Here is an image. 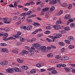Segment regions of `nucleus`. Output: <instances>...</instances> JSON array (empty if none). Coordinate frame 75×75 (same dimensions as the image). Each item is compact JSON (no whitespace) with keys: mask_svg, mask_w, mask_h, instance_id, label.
I'll return each mask as SVG.
<instances>
[{"mask_svg":"<svg viewBox=\"0 0 75 75\" xmlns=\"http://www.w3.org/2000/svg\"><path fill=\"white\" fill-rule=\"evenodd\" d=\"M21 29H23V28H24V29L25 30V28H27V27L26 26H21Z\"/></svg>","mask_w":75,"mask_h":75,"instance_id":"37998d69","label":"nucleus"},{"mask_svg":"<svg viewBox=\"0 0 75 75\" xmlns=\"http://www.w3.org/2000/svg\"><path fill=\"white\" fill-rule=\"evenodd\" d=\"M69 49H73L74 48V46L73 45H69Z\"/></svg>","mask_w":75,"mask_h":75,"instance_id":"412c9836","label":"nucleus"},{"mask_svg":"<svg viewBox=\"0 0 75 75\" xmlns=\"http://www.w3.org/2000/svg\"><path fill=\"white\" fill-rule=\"evenodd\" d=\"M6 71H7V72H8L9 73L12 74L13 72H14L13 68L12 69H8L6 70Z\"/></svg>","mask_w":75,"mask_h":75,"instance_id":"6e6552de","label":"nucleus"},{"mask_svg":"<svg viewBox=\"0 0 75 75\" xmlns=\"http://www.w3.org/2000/svg\"><path fill=\"white\" fill-rule=\"evenodd\" d=\"M1 45L3 47H6V46L7 45V44H6L5 43H1Z\"/></svg>","mask_w":75,"mask_h":75,"instance_id":"393cba45","label":"nucleus"},{"mask_svg":"<svg viewBox=\"0 0 75 75\" xmlns=\"http://www.w3.org/2000/svg\"><path fill=\"white\" fill-rule=\"evenodd\" d=\"M39 46L37 47H39V49H41V51L42 52H48V51L47 50V47L45 46H44L43 47H38Z\"/></svg>","mask_w":75,"mask_h":75,"instance_id":"20e7f679","label":"nucleus"},{"mask_svg":"<svg viewBox=\"0 0 75 75\" xmlns=\"http://www.w3.org/2000/svg\"><path fill=\"white\" fill-rule=\"evenodd\" d=\"M17 19H18V18L17 17V16H15L13 17V20H17Z\"/></svg>","mask_w":75,"mask_h":75,"instance_id":"c9c22d12","label":"nucleus"},{"mask_svg":"<svg viewBox=\"0 0 75 75\" xmlns=\"http://www.w3.org/2000/svg\"><path fill=\"white\" fill-rule=\"evenodd\" d=\"M47 56L48 57H50V58H51V57H53V55L52 53H49L47 55Z\"/></svg>","mask_w":75,"mask_h":75,"instance_id":"4be33fe9","label":"nucleus"},{"mask_svg":"<svg viewBox=\"0 0 75 75\" xmlns=\"http://www.w3.org/2000/svg\"><path fill=\"white\" fill-rule=\"evenodd\" d=\"M72 71L73 73H74V74H75V69H72Z\"/></svg>","mask_w":75,"mask_h":75,"instance_id":"774afa93","label":"nucleus"},{"mask_svg":"<svg viewBox=\"0 0 75 75\" xmlns=\"http://www.w3.org/2000/svg\"><path fill=\"white\" fill-rule=\"evenodd\" d=\"M21 45V43L20 42H18L16 44V45L17 46H18L19 45Z\"/></svg>","mask_w":75,"mask_h":75,"instance_id":"de8ad7c7","label":"nucleus"},{"mask_svg":"<svg viewBox=\"0 0 75 75\" xmlns=\"http://www.w3.org/2000/svg\"><path fill=\"white\" fill-rule=\"evenodd\" d=\"M55 9V8H54V7L52 6L50 9V11H53V10H54V9Z\"/></svg>","mask_w":75,"mask_h":75,"instance_id":"a878e982","label":"nucleus"},{"mask_svg":"<svg viewBox=\"0 0 75 75\" xmlns=\"http://www.w3.org/2000/svg\"><path fill=\"white\" fill-rule=\"evenodd\" d=\"M28 69V67L27 66H25V69H24L25 70H27Z\"/></svg>","mask_w":75,"mask_h":75,"instance_id":"4d7b16f0","label":"nucleus"},{"mask_svg":"<svg viewBox=\"0 0 75 75\" xmlns=\"http://www.w3.org/2000/svg\"><path fill=\"white\" fill-rule=\"evenodd\" d=\"M33 28V26L31 25H29L26 28V29L27 30H31Z\"/></svg>","mask_w":75,"mask_h":75,"instance_id":"f8f14e48","label":"nucleus"},{"mask_svg":"<svg viewBox=\"0 0 75 75\" xmlns=\"http://www.w3.org/2000/svg\"><path fill=\"white\" fill-rule=\"evenodd\" d=\"M0 20H3L4 21V23H5L6 24H10V23L11 22L10 21H7V20L6 19V18H2L0 17Z\"/></svg>","mask_w":75,"mask_h":75,"instance_id":"423d86ee","label":"nucleus"},{"mask_svg":"<svg viewBox=\"0 0 75 75\" xmlns=\"http://www.w3.org/2000/svg\"><path fill=\"white\" fill-rule=\"evenodd\" d=\"M35 72H36V70L35 69H32L30 71V73L31 74H34Z\"/></svg>","mask_w":75,"mask_h":75,"instance_id":"1a4fd4ad","label":"nucleus"},{"mask_svg":"<svg viewBox=\"0 0 75 75\" xmlns=\"http://www.w3.org/2000/svg\"><path fill=\"white\" fill-rule=\"evenodd\" d=\"M1 65L4 66V60L2 61V62L1 63Z\"/></svg>","mask_w":75,"mask_h":75,"instance_id":"c03bdc74","label":"nucleus"},{"mask_svg":"<svg viewBox=\"0 0 75 75\" xmlns=\"http://www.w3.org/2000/svg\"><path fill=\"white\" fill-rule=\"evenodd\" d=\"M67 6V4L66 3H64L63 4V7H65Z\"/></svg>","mask_w":75,"mask_h":75,"instance_id":"864d4df0","label":"nucleus"},{"mask_svg":"<svg viewBox=\"0 0 75 75\" xmlns=\"http://www.w3.org/2000/svg\"><path fill=\"white\" fill-rule=\"evenodd\" d=\"M30 4H35V3H34L33 2H31L24 4V6H30Z\"/></svg>","mask_w":75,"mask_h":75,"instance_id":"0eeeda50","label":"nucleus"},{"mask_svg":"<svg viewBox=\"0 0 75 75\" xmlns=\"http://www.w3.org/2000/svg\"><path fill=\"white\" fill-rule=\"evenodd\" d=\"M8 64V62L7 61H4V66L7 65Z\"/></svg>","mask_w":75,"mask_h":75,"instance_id":"2f4dec72","label":"nucleus"},{"mask_svg":"<svg viewBox=\"0 0 75 75\" xmlns=\"http://www.w3.org/2000/svg\"><path fill=\"white\" fill-rule=\"evenodd\" d=\"M9 7H14V6H13V4H11L9 5Z\"/></svg>","mask_w":75,"mask_h":75,"instance_id":"5fc2aeb1","label":"nucleus"},{"mask_svg":"<svg viewBox=\"0 0 75 75\" xmlns=\"http://www.w3.org/2000/svg\"><path fill=\"white\" fill-rule=\"evenodd\" d=\"M70 27H74L75 26V23H72L70 25Z\"/></svg>","mask_w":75,"mask_h":75,"instance_id":"bb28decb","label":"nucleus"},{"mask_svg":"<svg viewBox=\"0 0 75 75\" xmlns=\"http://www.w3.org/2000/svg\"><path fill=\"white\" fill-rule=\"evenodd\" d=\"M22 53H24V54H27L28 53V51L24 50L22 52Z\"/></svg>","mask_w":75,"mask_h":75,"instance_id":"6ab92c4d","label":"nucleus"},{"mask_svg":"<svg viewBox=\"0 0 75 75\" xmlns=\"http://www.w3.org/2000/svg\"><path fill=\"white\" fill-rule=\"evenodd\" d=\"M17 61L19 63H23V62L24 60H20V59H18Z\"/></svg>","mask_w":75,"mask_h":75,"instance_id":"aec40b11","label":"nucleus"},{"mask_svg":"<svg viewBox=\"0 0 75 75\" xmlns=\"http://www.w3.org/2000/svg\"><path fill=\"white\" fill-rule=\"evenodd\" d=\"M64 29L66 31H68V30H69V28L68 27H66L64 28Z\"/></svg>","mask_w":75,"mask_h":75,"instance_id":"f704fd0d","label":"nucleus"},{"mask_svg":"<svg viewBox=\"0 0 75 75\" xmlns=\"http://www.w3.org/2000/svg\"><path fill=\"white\" fill-rule=\"evenodd\" d=\"M63 11L62 10H61L58 13V16H60L61 14H62L63 13Z\"/></svg>","mask_w":75,"mask_h":75,"instance_id":"a211bd4d","label":"nucleus"},{"mask_svg":"<svg viewBox=\"0 0 75 75\" xmlns=\"http://www.w3.org/2000/svg\"><path fill=\"white\" fill-rule=\"evenodd\" d=\"M59 44L61 45V46H63L64 45V42H59Z\"/></svg>","mask_w":75,"mask_h":75,"instance_id":"5701e85b","label":"nucleus"},{"mask_svg":"<svg viewBox=\"0 0 75 75\" xmlns=\"http://www.w3.org/2000/svg\"><path fill=\"white\" fill-rule=\"evenodd\" d=\"M14 6L15 7H17V2L16 1L15 2L14 4Z\"/></svg>","mask_w":75,"mask_h":75,"instance_id":"49530a36","label":"nucleus"},{"mask_svg":"<svg viewBox=\"0 0 75 75\" xmlns=\"http://www.w3.org/2000/svg\"><path fill=\"white\" fill-rule=\"evenodd\" d=\"M51 47H47V50H51Z\"/></svg>","mask_w":75,"mask_h":75,"instance_id":"680f3d73","label":"nucleus"},{"mask_svg":"<svg viewBox=\"0 0 75 75\" xmlns=\"http://www.w3.org/2000/svg\"><path fill=\"white\" fill-rule=\"evenodd\" d=\"M64 69H65L67 72H69V68H67V67H66L64 68Z\"/></svg>","mask_w":75,"mask_h":75,"instance_id":"c756f323","label":"nucleus"},{"mask_svg":"<svg viewBox=\"0 0 75 75\" xmlns=\"http://www.w3.org/2000/svg\"><path fill=\"white\" fill-rule=\"evenodd\" d=\"M70 65H71V66L73 67H75V64H72L71 63L70 64Z\"/></svg>","mask_w":75,"mask_h":75,"instance_id":"13d9d810","label":"nucleus"},{"mask_svg":"<svg viewBox=\"0 0 75 75\" xmlns=\"http://www.w3.org/2000/svg\"><path fill=\"white\" fill-rule=\"evenodd\" d=\"M34 25H36V26H40V23H35L34 24Z\"/></svg>","mask_w":75,"mask_h":75,"instance_id":"b1692460","label":"nucleus"},{"mask_svg":"<svg viewBox=\"0 0 75 75\" xmlns=\"http://www.w3.org/2000/svg\"><path fill=\"white\" fill-rule=\"evenodd\" d=\"M61 58V56L58 55H57L56 56V58L57 59H59V58Z\"/></svg>","mask_w":75,"mask_h":75,"instance_id":"a18cd8bd","label":"nucleus"},{"mask_svg":"<svg viewBox=\"0 0 75 75\" xmlns=\"http://www.w3.org/2000/svg\"><path fill=\"white\" fill-rule=\"evenodd\" d=\"M46 71V70L44 69H41V72H44V71Z\"/></svg>","mask_w":75,"mask_h":75,"instance_id":"e2e57ef3","label":"nucleus"},{"mask_svg":"<svg viewBox=\"0 0 75 75\" xmlns=\"http://www.w3.org/2000/svg\"><path fill=\"white\" fill-rule=\"evenodd\" d=\"M72 5L71 4L69 5L68 7V9H71V8H72Z\"/></svg>","mask_w":75,"mask_h":75,"instance_id":"473e14b6","label":"nucleus"},{"mask_svg":"<svg viewBox=\"0 0 75 75\" xmlns=\"http://www.w3.org/2000/svg\"><path fill=\"white\" fill-rule=\"evenodd\" d=\"M45 16L46 18H48V17L49 16V13H46Z\"/></svg>","mask_w":75,"mask_h":75,"instance_id":"ea45409f","label":"nucleus"},{"mask_svg":"<svg viewBox=\"0 0 75 75\" xmlns=\"http://www.w3.org/2000/svg\"><path fill=\"white\" fill-rule=\"evenodd\" d=\"M65 51V48L64 47L61 50V52H64Z\"/></svg>","mask_w":75,"mask_h":75,"instance_id":"4c0bfd02","label":"nucleus"},{"mask_svg":"<svg viewBox=\"0 0 75 75\" xmlns=\"http://www.w3.org/2000/svg\"><path fill=\"white\" fill-rule=\"evenodd\" d=\"M57 67H59V68H61V64H58L57 65Z\"/></svg>","mask_w":75,"mask_h":75,"instance_id":"338daca9","label":"nucleus"},{"mask_svg":"<svg viewBox=\"0 0 75 75\" xmlns=\"http://www.w3.org/2000/svg\"><path fill=\"white\" fill-rule=\"evenodd\" d=\"M16 38H21V36H18V35H15L14 36Z\"/></svg>","mask_w":75,"mask_h":75,"instance_id":"c85d7f7f","label":"nucleus"},{"mask_svg":"<svg viewBox=\"0 0 75 75\" xmlns=\"http://www.w3.org/2000/svg\"><path fill=\"white\" fill-rule=\"evenodd\" d=\"M74 39V38L72 36H70L68 38V40L69 41H72Z\"/></svg>","mask_w":75,"mask_h":75,"instance_id":"4468645a","label":"nucleus"},{"mask_svg":"<svg viewBox=\"0 0 75 75\" xmlns=\"http://www.w3.org/2000/svg\"><path fill=\"white\" fill-rule=\"evenodd\" d=\"M45 11H43V9H42V11L41 12V15H43V14H44L45 13Z\"/></svg>","mask_w":75,"mask_h":75,"instance_id":"3c124183","label":"nucleus"},{"mask_svg":"<svg viewBox=\"0 0 75 75\" xmlns=\"http://www.w3.org/2000/svg\"><path fill=\"white\" fill-rule=\"evenodd\" d=\"M60 32L61 34H64L65 32V31L63 30H61Z\"/></svg>","mask_w":75,"mask_h":75,"instance_id":"69168bd1","label":"nucleus"},{"mask_svg":"<svg viewBox=\"0 0 75 75\" xmlns=\"http://www.w3.org/2000/svg\"><path fill=\"white\" fill-rule=\"evenodd\" d=\"M20 40L21 41H23H23H25V39L23 38H21L20 39Z\"/></svg>","mask_w":75,"mask_h":75,"instance_id":"72a5a7b5","label":"nucleus"},{"mask_svg":"<svg viewBox=\"0 0 75 75\" xmlns=\"http://www.w3.org/2000/svg\"><path fill=\"white\" fill-rule=\"evenodd\" d=\"M32 12L31 11H29L27 13H23L21 14V16H30V14H31Z\"/></svg>","mask_w":75,"mask_h":75,"instance_id":"39448f33","label":"nucleus"},{"mask_svg":"<svg viewBox=\"0 0 75 75\" xmlns=\"http://www.w3.org/2000/svg\"><path fill=\"white\" fill-rule=\"evenodd\" d=\"M13 72H19V69L18 67H15L13 68Z\"/></svg>","mask_w":75,"mask_h":75,"instance_id":"9d476101","label":"nucleus"},{"mask_svg":"<svg viewBox=\"0 0 75 75\" xmlns=\"http://www.w3.org/2000/svg\"><path fill=\"white\" fill-rule=\"evenodd\" d=\"M4 30L5 31L7 32V31H9V29H8V28H4Z\"/></svg>","mask_w":75,"mask_h":75,"instance_id":"58836bf2","label":"nucleus"},{"mask_svg":"<svg viewBox=\"0 0 75 75\" xmlns=\"http://www.w3.org/2000/svg\"><path fill=\"white\" fill-rule=\"evenodd\" d=\"M36 66L37 67L40 68V67H41V64H38L36 65Z\"/></svg>","mask_w":75,"mask_h":75,"instance_id":"bf43d9fd","label":"nucleus"},{"mask_svg":"<svg viewBox=\"0 0 75 75\" xmlns=\"http://www.w3.org/2000/svg\"><path fill=\"white\" fill-rule=\"evenodd\" d=\"M21 33L20 32H18L17 33V35H21Z\"/></svg>","mask_w":75,"mask_h":75,"instance_id":"052dcab7","label":"nucleus"},{"mask_svg":"<svg viewBox=\"0 0 75 75\" xmlns=\"http://www.w3.org/2000/svg\"><path fill=\"white\" fill-rule=\"evenodd\" d=\"M4 38L3 39V40L4 41H7L9 40H16L15 38L12 37H10L8 38H7V37H8V34L7 33H5L4 34Z\"/></svg>","mask_w":75,"mask_h":75,"instance_id":"7ed1b4c3","label":"nucleus"},{"mask_svg":"<svg viewBox=\"0 0 75 75\" xmlns=\"http://www.w3.org/2000/svg\"><path fill=\"white\" fill-rule=\"evenodd\" d=\"M51 28V27L50 26H47V27H46V29L47 30H50Z\"/></svg>","mask_w":75,"mask_h":75,"instance_id":"79ce46f5","label":"nucleus"},{"mask_svg":"<svg viewBox=\"0 0 75 75\" xmlns=\"http://www.w3.org/2000/svg\"><path fill=\"white\" fill-rule=\"evenodd\" d=\"M61 18H59V21H57L56 22L57 25H55L53 26V28L55 30H58L59 29H62V27H61L60 25H58L61 23Z\"/></svg>","mask_w":75,"mask_h":75,"instance_id":"f03ea898","label":"nucleus"},{"mask_svg":"<svg viewBox=\"0 0 75 75\" xmlns=\"http://www.w3.org/2000/svg\"><path fill=\"white\" fill-rule=\"evenodd\" d=\"M65 42L66 43H67L68 44H70V41H69V40H65Z\"/></svg>","mask_w":75,"mask_h":75,"instance_id":"e433bc0d","label":"nucleus"},{"mask_svg":"<svg viewBox=\"0 0 75 75\" xmlns=\"http://www.w3.org/2000/svg\"><path fill=\"white\" fill-rule=\"evenodd\" d=\"M41 1L37 2L36 3V5H38L39 4H41Z\"/></svg>","mask_w":75,"mask_h":75,"instance_id":"0e129e2a","label":"nucleus"},{"mask_svg":"<svg viewBox=\"0 0 75 75\" xmlns=\"http://www.w3.org/2000/svg\"><path fill=\"white\" fill-rule=\"evenodd\" d=\"M64 60H68L69 59V57L67 56H66L64 57Z\"/></svg>","mask_w":75,"mask_h":75,"instance_id":"a19ab883","label":"nucleus"},{"mask_svg":"<svg viewBox=\"0 0 75 75\" xmlns=\"http://www.w3.org/2000/svg\"><path fill=\"white\" fill-rule=\"evenodd\" d=\"M69 21L70 22H73V21H74V20H73V19H72V18H71L69 20Z\"/></svg>","mask_w":75,"mask_h":75,"instance_id":"6e6d98bb","label":"nucleus"},{"mask_svg":"<svg viewBox=\"0 0 75 75\" xmlns=\"http://www.w3.org/2000/svg\"><path fill=\"white\" fill-rule=\"evenodd\" d=\"M45 33V34H49L50 33V31H46Z\"/></svg>","mask_w":75,"mask_h":75,"instance_id":"09e8293b","label":"nucleus"},{"mask_svg":"<svg viewBox=\"0 0 75 75\" xmlns=\"http://www.w3.org/2000/svg\"><path fill=\"white\" fill-rule=\"evenodd\" d=\"M58 1L57 0H53L52 1H51V4L52 3L53 4H56L57 3V2Z\"/></svg>","mask_w":75,"mask_h":75,"instance_id":"2eb2a0df","label":"nucleus"},{"mask_svg":"<svg viewBox=\"0 0 75 75\" xmlns=\"http://www.w3.org/2000/svg\"><path fill=\"white\" fill-rule=\"evenodd\" d=\"M71 18V15H70L69 14H67L65 17V18L66 19H67V20L68 19H69Z\"/></svg>","mask_w":75,"mask_h":75,"instance_id":"9b49d317","label":"nucleus"},{"mask_svg":"<svg viewBox=\"0 0 75 75\" xmlns=\"http://www.w3.org/2000/svg\"><path fill=\"white\" fill-rule=\"evenodd\" d=\"M48 8H46L45 9H43V10L44 11H48Z\"/></svg>","mask_w":75,"mask_h":75,"instance_id":"cd10ccee","label":"nucleus"},{"mask_svg":"<svg viewBox=\"0 0 75 75\" xmlns=\"http://www.w3.org/2000/svg\"><path fill=\"white\" fill-rule=\"evenodd\" d=\"M27 21H28V22H33V20L28 19L27 20Z\"/></svg>","mask_w":75,"mask_h":75,"instance_id":"603ef678","label":"nucleus"},{"mask_svg":"<svg viewBox=\"0 0 75 75\" xmlns=\"http://www.w3.org/2000/svg\"><path fill=\"white\" fill-rule=\"evenodd\" d=\"M57 72V71L55 70H52V73L53 74H56Z\"/></svg>","mask_w":75,"mask_h":75,"instance_id":"dca6fc26","label":"nucleus"},{"mask_svg":"<svg viewBox=\"0 0 75 75\" xmlns=\"http://www.w3.org/2000/svg\"><path fill=\"white\" fill-rule=\"evenodd\" d=\"M62 35L60 34H57V36L56 37V38H60V37H62Z\"/></svg>","mask_w":75,"mask_h":75,"instance_id":"f3484780","label":"nucleus"},{"mask_svg":"<svg viewBox=\"0 0 75 75\" xmlns=\"http://www.w3.org/2000/svg\"><path fill=\"white\" fill-rule=\"evenodd\" d=\"M2 51L4 52H8V50L6 48H3L2 49Z\"/></svg>","mask_w":75,"mask_h":75,"instance_id":"ddd939ff","label":"nucleus"},{"mask_svg":"<svg viewBox=\"0 0 75 75\" xmlns=\"http://www.w3.org/2000/svg\"><path fill=\"white\" fill-rule=\"evenodd\" d=\"M46 39H47V41H49V42H51L52 41V40H51L49 38H47Z\"/></svg>","mask_w":75,"mask_h":75,"instance_id":"8fccbe9b","label":"nucleus"},{"mask_svg":"<svg viewBox=\"0 0 75 75\" xmlns=\"http://www.w3.org/2000/svg\"><path fill=\"white\" fill-rule=\"evenodd\" d=\"M36 41V38H33L31 40V41L32 42H34V41Z\"/></svg>","mask_w":75,"mask_h":75,"instance_id":"7c9ffc66","label":"nucleus"},{"mask_svg":"<svg viewBox=\"0 0 75 75\" xmlns=\"http://www.w3.org/2000/svg\"><path fill=\"white\" fill-rule=\"evenodd\" d=\"M38 46H39L38 43H34L33 44V46L31 47V49H30V47L28 46L25 47V48L27 50H29V51L30 52H33L34 51L35 49H36L37 47H38Z\"/></svg>","mask_w":75,"mask_h":75,"instance_id":"f257e3e1","label":"nucleus"}]
</instances>
